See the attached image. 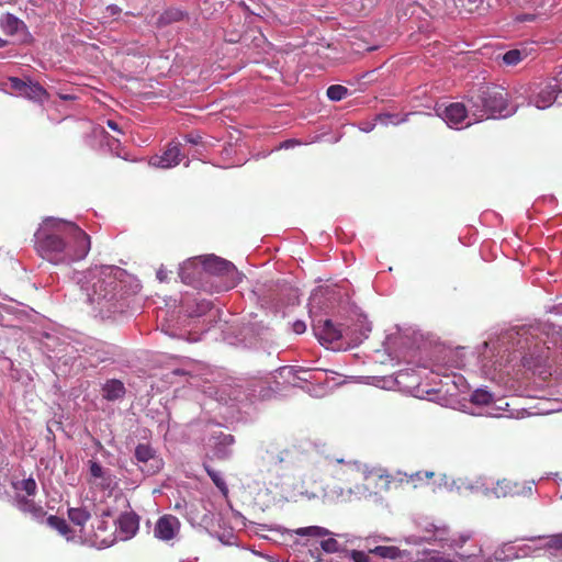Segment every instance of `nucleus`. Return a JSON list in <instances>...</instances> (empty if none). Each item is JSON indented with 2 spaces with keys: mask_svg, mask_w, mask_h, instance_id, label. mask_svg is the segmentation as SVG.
Instances as JSON below:
<instances>
[{
  "mask_svg": "<svg viewBox=\"0 0 562 562\" xmlns=\"http://www.w3.org/2000/svg\"><path fill=\"white\" fill-rule=\"evenodd\" d=\"M35 247L44 259L58 265L83 259L91 240L77 224L49 218L35 234Z\"/></svg>",
  "mask_w": 562,
  "mask_h": 562,
  "instance_id": "f257e3e1",
  "label": "nucleus"
},
{
  "mask_svg": "<svg viewBox=\"0 0 562 562\" xmlns=\"http://www.w3.org/2000/svg\"><path fill=\"white\" fill-rule=\"evenodd\" d=\"M321 452L326 460L337 464L333 470V477L337 482L334 493L337 497H369L390 490L393 476L386 470L369 468L358 461H346L342 453H331L325 449Z\"/></svg>",
  "mask_w": 562,
  "mask_h": 562,
  "instance_id": "f03ea898",
  "label": "nucleus"
},
{
  "mask_svg": "<svg viewBox=\"0 0 562 562\" xmlns=\"http://www.w3.org/2000/svg\"><path fill=\"white\" fill-rule=\"evenodd\" d=\"M469 101L477 121L512 113L508 109V93L501 86L482 85L471 94Z\"/></svg>",
  "mask_w": 562,
  "mask_h": 562,
  "instance_id": "7ed1b4c3",
  "label": "nucleus"
},
{
  "mask_svg": "<svg viewBox=\"0 0 562 562\" xmlns=\"http://www.w3.org/2000/svg\"><path fill=\"white\" fill-rule=\"evenodd\" d=\"M203 268L210 273L226 278L227 288L235 286L240 280V273L233 262L214 255L203 260Z\"/></svg>",
  "mask_w": 562,
  "mask_h": 562,
  "instance_id": "20e7f679",
  "label": "nucleus"
},
{
  "mask_svg": "<svg viewBox=\"0 0 562 562\" xmlns=\"http://www.w3.org/2000/svg\"><path fill=\"white\" fill-rule=\"evenodd\" d=\"M116 281L112 277L97 278L88 292V299L92 304L101 307L104 303L111 302L115 297Z\"/></svg>",
  "mask_w": 562,
  "mask_h": 562,
  "instance_id": "39448f33",
  "label": "nucleus"
},
{
  "mask_svg": "<svg viewBox=\"0 0 562 562\" xmlns=\"http://www.w3.org/2000/svg\"><path fill=\"white\" fill-rule=\"evenodd\" d=\"M135 459L142 463L140 470L148 475L158 473L162 467L164 461L156 454V451L146 443H139L135 448Z\"/></svg>",
  "mask_w": 562,
  "mask_h": 562,
  "instance_id": "423d86ee",
  "label": "nucleus"
},
{
  "mask_svg": "<svg viewBox=\"0 0 562 562\" xmlns=\"http://www.w3.org/2000/svg\"><path fill=\"white\" fill-rule=\"evenodd\" d=\"M562 92V70L546 85L535 98V105L538 109H547L558 99V94Z\"/></svg>",
  "mask_w": 562,
  "mask_h": 562,
  "instance_id": "0eeeda50",
  "label": "nucleus"
},
{
  "mask_svg": "<svg viewBox=\"0 0 562 562\" xmlns=\"http://www.w3.org/2000/svg\"><path fill=\"white\" fill-rule=\"evenodd\" d=\"M180 520L173 515L161 516L154 528L155 538L161 541H171L180 531Z\"/></svg>",
  "mask_w": 562,
  "mask_h": 562,
  "instance_id": "6e6552de",
  "label": "nucleus"
},
{
  "mask_svg": "<svg viewBox=\"0 0 562 562\" xmlns=\"http://www.w3.org/2000/svg\"><path fill=\"white\" fill-rule=\"evenodd\" d=\"M180 147L181 145L179 143H169L162 155L153 156L149 160V164L154 167L164 169L172 168L179 165L183 158Z\"/></svg>",
  "mask_w": 562,
  "mask_h": 562,
  "instance_id": "1a4fd4ad",
  "label": "nucleus"
},
{
  "mask_svg": "<svg viewBox=\"0 0 562 562\" xmlns=\"http://www.w3.org/2000/svg\"><path fill=\"white\" fill-rule=\"evenodd\" d=\"M89 474L90 477L88 482L100 490L105 491L112 488L114 485V480L110 470L104 469L98 461H89Z\"/></svg>",
  "mask_w": 562,
  "mask_h": 562,
  "instance_id": "9d476101",
  "label": "nucleus"
},
{
  "mask_svg": "<svg viewBox=\"0 0 562 562\" xmlns=\"http://www.w3.org/2000/svg\"><path fill=\"white\" fill-rule=\"evenodd\" d=\"M398 482L411 485L413 488L425 487L431 484L434 479L437 476L435 471H417L412 474L398 472Z\"/></svg>",
  "mask_w": 562,
  "mask_h": 562,
  "instance_id": "9b49d317",
  "label": "nucleus"
},
{
  "mask_svg": "<svg viewBox=\"0 0 562 562\" xmlns=\"http://www.w3.org/2000/svg\"><path fill=\"white\" fill-rule=\"evenodd\" d=\"M138 518L133 513H124L117 519V529L122 539L126 540L132 538L138 530Z\"/></svg>",
  "mask_w": 562,
  "mask_h": 562,
  "instance_id": "f8f14e48",
  "label": "nucleus"
},
{
  "mask_svg": "<svg viewBox=\"0 0 562 562\" xmlns=\"http://www.w3.org/2000/svg\"><path fill=\"white\" fill-rule=\"evenodd\" d=\"M319 339L327 342H334L342 337V330L339 325L334 324L330 319H325L322 325L318 326Z\"/></svg>",
  "mask_w": 562,
  "mask_h": 562,
  "instance_id": "ddd939ff",
  "label": "nucleus"
},
{
  "mask_svg": "<svg viewBox=\"0 0 562 562\" xmlns=\"http://www.w3.org/2000/svg\"><path fill=\"white\" fill-rule=\"evenodd\" d=\"M493 493L496 497H508L519 495L521 493V486L507 479H503L497 481L495 487L493 488Z\"/></svg>",
  "mask_w": 562,
  "mask_h": 562,
  "instance_id": "4468645a",
  "label": "nucleus"
},
{
  "mask_svg": "<svg viewBox=\"0 0 562 562\" xmlns=\"http://www.w3.org/2000/svg\"><path fill=\"white\" fill-rule=\"evenodd\" d=\"M467 108L462 103H451L445 110V119L451 125H458L467 117Z\"/></svg>",
  "mask_w": 562,
  "mask_h": 562,
  "instance_id": "2eb2a0df",
  "label": "nucleus"
},
{
  "mask_svg": "<svg viewBox=\"0 0 562 562\" xmlns=\"http://www.w3.org/2000/svg\"><path fill=\"white\" fill-rule=\"evenodd\" d=\"M125 387L120 380H110L103 386V397L108 401H115L123 397Z\"/></svg>",
  "mask_w": 562,
  "mask_h": 562,
  "instance_id": "dca6fc26",
  "label": "nucleus"
},
{
  "mask_svg": "<svg viewBox=\"0 0 562 562\" xmlns=\"http://www.w3.org/2000/svg\"><path fill=\"white\" fill-rule=\"evenodd\" d=\"M95 532H94V541L102 544V546H111L113 543V533L109 532V525L105 519L100 518L97 519V526H95Z\"/></svg>",
  "mask_w": 562,
  "mask_h": 562,
  "instance_id": "f3484780",
  "label": "nucleus"
},
{
  "mask_svg": "<svg viewBox=\"0 0 562 562\" xmlns=\"http://www.w3.org/2000/svg\"><path fill=\"white\" fill-rule=\"evenodd\" d=\"M0 26L5 34L14 35L20 29L24 27V24L13 14L7 13L0 18Z\"/></svg>",
  "mask_w": 562,
  "mask_h": 562,
  "instance_id": "a211bd4d",
  "label": "nucleus"
},
{
  "mask_svg": "<svg viewBox=\"0 0 562 562\" xmlns=\"http://www.w3.org/2000/svg\"><path fill=\"white\" fill-rule=\"evenodd\" d=\"M23 95L34 101H43L48 97L46 90L40 83L33 82H27Z\"/></svg>",
  "mask_w": 562,
  "mask_h": 562,
  "instance_id": "6ab92c4d",
  "label": "nucleus"
},
{
  "mask_svg": "<svg viewBox=\"0 0 562 562\" xmlns=\"http://www.w3.org/2000/svg\"><path fill=\"white\" fill-rule=\"evenodd\" d=\"M90 517L91 515L89 510L83 507L68 509V518L77 526L83 527Z\"/></svg>",
  "mask_w": 562,
  "mask_h": 562,
  "instance_id": "aec40b11",
  "label": "nucleus"
},
{
  "mask_svg": "<svg viewBox=\"0 0 562 562\" xmlns=\"http://www.w3.org/2000/svg\"><path fill=\"white\" fill-rule=\"evenodd\" d=\"M547 356L543 355V350H541L540 353H526L525 356H522L521 358V362H522V366L530 369V370H535L539 367H541L542 364H544L546 360H547Z\"/></svg>",
  "mask_w": 562,
  "mask_h": 562,
  "instance_id": "412c9836",
  "label": "nucleus"
},
{
  "mask_svg": "<svg viewBox=\"0 0 562 562\" xmlns=\"http://www.w3.org/2000/svg\"><path fill=\"white\" fill-rule=\"evenodd\" d=\"M47 524L49 527L56 529L61 536L67 537V539L70 538L71 529L64 518L50 515L47 517Z\"/></svg>",
  "mask_w": 562,
  "mask_h": 562,
  "instance_id": "4be33fe9",
  "label": "nucleus"
},
{
  "mask_svg": "<svg viewBox=\"0 0 562 562\" xmlns=\"http://www.w3.org/2000/svg\"><path fill=\"white\" fill-rule=\"evenodd\" d=\"M186 16V13L177 8H171L166 10L159 18V22L161 24H170L173 22L182 21Z\"/></svg>",
  "mask_w": 562,
  "mask_h": 562,
  "instance_id": "5701e85b",
  "label": "nucleus"
},
{
  "mask_svg": "<svg viewBox=\"0 0 562 562\" xmlns=\"http://www.w3.org/2000/svg\"><path fill=\"white\" fill-rule=\"evenodd\" d=\"M527 57V52L522 49H512L503 55V61L508 66H515Z\"/></svg>",
  "mask_w": 562,
  "mask_h": 562,
  "instance_id": "b1692460",
  "label": "nucleus"
},
{
  "mask_svg": "<svg viewBox=\"0 0 562 562\" xmlns=\"http://www.w3.org/2000/svg\"><path fill=\"white\" fill-rule=\"evenodd\" d=\"M295 533L299 536H308V537H325L329 535V530L326 528L319 527V526H310V527H303L295 530Z\"/></svg>",
  "mask_w": 562,
  "mask_h": 562,
  "instance_id": "393cba45",
  "label": "nucleus"
},
{
  "mask_svg": "<svg viewBox=\"0 0 562 562\" xmlns=\"http://www.w3.org/2000/svg\"><path fill=\"white\" fill-rule=\"evenodd\" d=\"M471 402L476 405H488L493 402V395L486 390L477 389L472 393Z\"/></svg>",
  "mask_w": 562,
  "mask_h": 562,
  "instance_id": "a878e982",
  "label": "nucleus"
},
{
  "mask_svg": "<svg viewBox=\"0 0 562 562\" xmlns=\"http://www.w3.org/2000/svg\"><path fill=\"white\" fill-rule=\"evenodd\" d=\"M203 467H204V470L206 471L207 475L211 477V480L215 484V486L223 493H226L227 485H226L224 479L221 476V474L217 471H215L214 469H212L206 463H204Z\"/></svg>",
  "mask_w": 562,
  "mask_h": 562,
  "instance_id": "bb28decb",
  "label": "nucleus"
},
{
  "mask_svg": "<svg viewBox=\"0 0 562 562\" xmlns=\"http://www.w3.org/2000/svg\"><path fill=\"white\" fill-rule=\"evenodd\" d=\"M326 93L331 101H340L349 94V90L341 85H333Z\"/></svg>",
  "mask_w": 562,
  "mask_h": 562,
  "instance_id": "cd10ccee",
  "label": "nucleus"
},
{
  "mask_svg": "<svg viewBox=\"0 0 562 562\" xmlns=\"http://www.w3.org/2000/svg\"><path fill=\"white\" fill-rule=\"evenodd\" d=\"M19 504L22 510L33 513L35 517H42L45 515L43 507L36 505L33 501L23 497L19 501Z\"/></svg>",
  "mask_w": 562,
  "mask_h": 562,
  "instance_id": "c85d7f7f",
  "label": "nucleus"
},
{
  "mask_svg": "<svg viewBox=\"0 0 562 562\" xmlns=\"http://www.w3.org/2000/svg\"><path fill=\"white\" fill-rule=\"evenodd\" d=\"M397 549L395 547L378 546L371 552L381 557L394 559L396 557Z\"/></svg>",
  "mask_w": 562,
  "mask_h": 562,
  "instance_id": "c756f323",
  "label": "nucleus"
},
{
  "mask_svg": "<svg viewBox=\"0 0 562 562\" xmlns=\"http://www.w3.org/2000/svg\"><path fill=\"white\" fill-rule=\"evenodd\" d=\"M546 546L549 549L562 550V532L549 536Z\"/></svg>",
  "mask_w": 562,
  "mask_h": 562,
  "instance_id": "7c9ffc66",
  "label": "nucleus"
},
{
  "mask_svg": "<svg viewBox=\"0 0 562 562\" xmlns=\"http://www.w3.org/2000/svg\"><path fill=\"white\" fill-rule=\"evenodd\" d=\"M321 547L325 552L334 553L337 552L339 549V543L334 538L325 539L321 542Z\"/></svg>",
  "mask_w": 562,
  "mask_h": 562,
  "instance_id": "2f4dec72",
  "label": "nucleus"
},
{
  "mask_svg": "<svg viewBox=\"0 0 562 562\" xmlns=\"http://www.w3.org/2000/svg\"><path fill=\"white\" fill-rule=\"evenodd\" d=\"M22 490L29 495L33 496L36 493L37 485L34 479L29 477L22 481Z\"/></svg>",
  "mask_w": 562,
  "mask_h": 562,
  "instance_id": "473e14b6",
  "label": "nucleus"
},
{
  "mask_svg": "<svg viewBox=\"0 0 562 562\" xmlns=\"http://www.w3.org/2000/svg\"><path fill=\"white\" fill-rule=\"evenodd\" d=\"M26 85H27V82L16 78V77L10 78L11 88L13 90L18 91L21 95H23Z\"/></svg>",
  "mask_w": 562,
  "mask_h": 562,
  "instance_id": "72a5a7b5",
  "label": "nucleus"
},
{
  "mask_svg": "<svg viewBox=\"0 0 562 562\" xmlns=\"http://www.w3.org/2000/svg\"><path fill=\"white\" fill-rule=\"evenodd\" d=\"M351 559L353 562H369V554L363 551L353 550L351 552Z\"/></svg>",
  "mask_w": 562,
  "mask_h": 562,
  "instance_id": "f704fd0d",
  "label": "nucleus"
},
{
  "mask_svg": "<svg viewBox=\"0 0 562 562\" xmlns=\"http://www.w3.org/2000/svg\"><path fill=\"white\" fill-rule=\"evenodd\" d=\"M292 328L295 334H303L306 330V325L302 321H296L293 323Z\"/></svg>",
  "mask_w": 562,
  "mask_h": 562,
  "instance_id": "c9c22d12",
  "label": "nucleus"
},
{
  "mask_svg": "<svg viewBox=\"0 0 562 562\" xmlns=\"http://www.w3.org/2000/svg\"><path fill=\"white\" fill-rule=\"evenodd\" d=\"M429 562H454L452 561L451 559L449 558H445V557H432Z\"/></svg>",
  "mask_w": 562,
  "mask_h": 562,
  "instance_id": "e433bc0d",
  "label": "nucleus"
},
{
  "mask_svg": "<svg viewBox=\"0 0 562 562\" xmlns=\"http://www.w3.org/2000/svg\"><path fill=\"white\" fill-rule=\"evenodd\" d=\"M106 124L111 130L121 132L119 128V124L115 121L109 120Z\"/></svg>",
  "mask_w": 562,
  "mask_h": 562,
  "instance_id": "4c0bfd02",
  "label": "nucleus"
},
{
  "mask_svg": "<svg viewBox=\"0 0 562 562\" xmlns=\"http://www.w3.org/2000/svg\"><path fill=\"white\" fill-rule=\"evenodd\" d=\"M7 45V41L0 37V47H3Z\"/></svg>",
  "mask_w": 562,
  "mask_h": 562,
  "instance_id": "58836bf2",
  "label": "nucleus"
},
{
  "mask_svg": "<svg viewBox=\"0 0 562 562\" xmlns=\"http://www.w3.org/2000/svg\"><path fill=\"white\" fill-rule=\"evenodd\" d=\"M446 7H447V8H446L447 12H449V13H452V12H453V10H451V8L448 5V3H446Z\"/></svg>",
  "mask_w": 562,
  "mask_h": 562,
  "instance_id": "ea45409f",
  "label": "nucleus"
},
{
  "mask_svg": "<svg viewBox=\"0 0 562 562\" xmlns=\"http://www.w3.org/2000/svg\"><path fill=\"white\" fill-rule=\"evenodd\" d=\"M102 516L108 517V516H110V514H109V512H104V513L102 514Z\"/></svg>",
  "mask_w": 562,
  "mask_h": 562,
  "instance_id": "a19ab883",
  "label": "nucleus"
}]
</instances>
